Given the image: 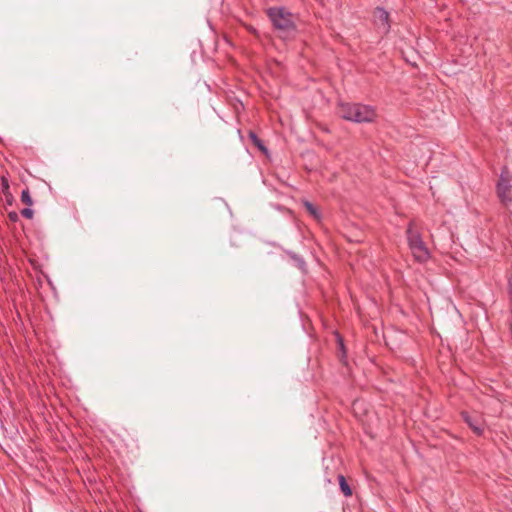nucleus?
Segmentation results:
<instances>
[{"instance_id": "obj_1", "label": "nucleus", "mask_w": 512, "mask_h": 512, "mask_svg": "<svg viewBox=\"0 0 512 512\" xmlns=\"http://www.w3.org/2000/svg\"><path fill=\"white\" fill-rule=\"evenodd\" d=\"M266 14L275 30L284 39L292 38L297 32V17L284 7H271Z\"/></svg>"}, {"instance_id": "obj_2", "label": "nucleus", "mask_w": 512, "mask_h": 512, "mask_svg": "<svg viewBox=\"0 0 512 512\" xmlns=\"http://www.w3.org/2000/svg\"><path fill=\"white\" fill-rule=\"evenodd\" d=\"M338 113L341 118L356 123L372 122L376 117L373 107L360 103H340Z\"/></svg>"}, {"instance_id": "obj_3", "label": "nucleus", "mask_w": 512, "mask_h": 512, "mask_svg": "<svg viewBox=\"0 0 512 512\" xmlns=\"http://www.w3.org/2000/svg\"><path fill=\"white\" fill-rule=\"evenodd\" d=\"M406 237L409 248L416 261L423 263L426 262L430 253L426 247L419 230L415 229V222L410 221L406 230Z\"/></svg>"}, {"instance_id": "obj_4", "label": "nucleus", "mask_w": 512, "mask_h": 512, "mask_svg": "<svg viewBox=\"0 0 512 512\" xmlns=\"http://www.w3.org/2000/svg\"><path fill=\"white\" fill-rule=\"evenodd\" d=\"M512 176L507 167L501 171L497 182L496 192L501 203L508 206L512 203Z\"/></svg>"}, {"instance_id": "obj_5", "label": "nucleus", "mask_w": 512, "mask_h": 512, "mask_svg": "<svg viewBox=\"0 0 512 512\" xmlns=\"http://www.w3.org/2000/svg\"><path fill=\"white\" fill-rule=\"evenodd\" d=\"M462 419L473 430L476 435H482L484 431L483 419L478 414H470L469 412L461 413Z\"/></svg>"}, {"instance_id": "obj_6", "label": "nucleus", "mask_w": 512, "mask_h": 512, "mask_svg": "<svg viewBox=\"0 0 512 512\" xmlns=\"http://www.w3.org/2000/svg\"><path fill=\"white\" fill-rule=\"evenodd\" d=\"M373 16L377 25L382 26L386 31L389 30V13L384 8L377 7L374 10Z\"/></svg>"}, {"instance_id": "obj_7", "label": "nucleus", "mask_w": 512, "mask_h": 512, "mask_svg": "<svg viewBox=\"0 0 512 512\" xmlns=\"http://www.w3.org/2000/svg\"><path fill=\"white\" fill-rule=\"evenodd\" d=\"M0 186H1L0 190L5 197L6 203L8 205H12L13 201H14V197H13L12 193L10 192L9 182L5 176L1 177Z\"/></svg>"}, {"instance_id": "obj_8", "label": "nucleus", "mask_w": 512, "mask_h": 512, "mask_svg": "<svg viewBox=\"0 0 512 512\" xmlns=\"http://www.w3.org/2000/svg\"><path fill=\"white\" fill-rule=\"evenodd\" d=\"M248 137L259 150L267 152V148L263 144V141L256 135L254 131L250 130L248 133Z\"/></svg>"}, {"instance_id": "obj_9", "label": "nucleus", "mask_w": 512, "mask_h": 512, "mask_svg": "<svg viewBox=\"0 0 512 512\" xmlns=\"http://www.w3.org/2000/svg\"><path fill=\"white\" fill-rule=\"evenodd\" d=\"M303 206L305 207V209L307 210V212L316 220H320L321 218V215L317 209V207L312 204L311 202L305 200L303 201Z\"/></svg>"}, {"instance_id": "obj_10", "label": "nucleus", "mask_w": 512, "mask_h": 512, "mask_svg": "<svg viewBox=\"0 0 512 512\" xmlns=\"http://www.w3.org/2000/svg\"><path fill=\"white\" fill-rule=\"evenodd\" d=\"M339 486L345 496H351L352 490L343 475H338Z\"/></svg>"}, {"instance_id": "obj_11", "label": "nucleus", "mask_w": 512, "mask_h": 512, "mask_svg": "<svg viewBox=\"0 0 512 512\" xmlns=\"http://www.w3.org/2000/svg\"><path fill=\"white\" fill-rule=\"evenodd\" d=\"M291 259L294 261V264L297 268H299L300 270H305V267H306V263L304 261V259L295 254V253H289Z\"/></svg>"}, {"instance_id": "obj_12", "label": "nucleus", "mask_w": 512, "mask_h": 512, "mask_svg": "<svg viewBox=\"0 0 512 512\" xmlns=\"http://www.w3.org/2000/svg\"><path fill=\"white\" fill-rule=\"evenodd\" d=\"M21 201L27 205V206H32L33 205V200H32V197L30 195V192H29V189L26 188L22 191L21 193Z\"/></svg>"}, {"instance_id": "obj_13", "label": "nucleus", "mask_w": 512, "mask_h": 512, "mask_svg": "<svg viewBox=\"0 0 512 512\" xmlns=\"http://www.w3.org/2000/svg\"><path fill=\"white\" fill-rule=\"evenodd\" d=\"M33 210L29 208V206L27 208H24L21 210V215L27 219H31L33 217Z\"/></svg>"}, {"instance_id": "obj_14", "label": "nucleus", "mask_w": 512, "mask_h": 512, "mask_svg": "<svg viewBox=\"0 0 512 512\" xmlns=\"http://www.w3.org/2000/svg\"><path fill=\"white\" fill-rule=\"evenodd\" d=\"M8 219L11 221V222H17L19 220V215L17 212L15 211H11L8 213Z\"/></svg>"}, {"instance_id": "obj_15", "label": "nucleus", "mask_w": 512, "mask_h": 512, "mask_svg": "<svg viewBox=\"0 0 512 512\" xmlns=\"http://www.w3.org/2000/svg\"><path fill=\"white\" fill-rule=\"evenodd\" d=\"M339 345H340V348L344 351V344H343V341L341 339H340Z\"/></svg>"}]
</instances>
